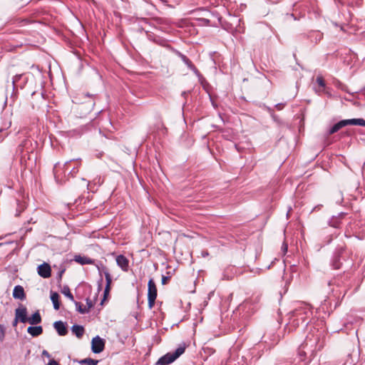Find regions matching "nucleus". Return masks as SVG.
Wrapping results in <instances>:
<instances>
[{
	"mask_svg": "<svg viewBox=\"0 0 365 365\" xmlns=\"http://www.w3.org/2000/svg\"><path fill=\"white\" fill-rule=\"evenodd\" d=\"M312 316V311L311 307L307 304H303L292 312V323L294 326H299V323L307 326L311 320Z\"/></svg>",
	"mask_w": 365,
	"mask_h": 365,
	"instance_id": "nucleus-1",
	"label": "nucleus"
},
{
	"mask_svg": "<svg viewBox=\"0 0 365 365\" xmlns=\"http://www.w3.org/2000/svg\"><path fill=\"white\" fill-rule=\"evenodd\" d=\"M186 344L182 343L173 352H168L161 356L157 361L158 365H168L175 361L185 351Z\"/></svg>",
	"mask_w": 365,
	"mask_h": 365,
	"instance_id": "nucleus-2",
	"label": "nucleus"
},
{
	"mask_svg": "<svg viewBox=\"0 0 365 365\" xmlns=\"http://www.w3.org/2000/svg\"><path fill=\"white\" fill-rule=\"evenodd\" d=\"M359 125L365 127V120L363 118H353L342 120L334 124L329 130V135L336 133L339 130L346 125Z\"/></svg>",
	"mask_w": 365,
	"mask_h": 365,
	"instance_id": "nucleus-3",
	"label": "nucleus"
},
{
	"mask_svg": "<svg viewBox=\"0 0 365 365\" xmlns=\"http://www.w3.org/2000/svg\"><path fill=\"white\" fill-rule=\"evenodd\" d=\"M70 168V163L69 162H66L64 165H63V167L61 168L59 165L56 164L55 166H54V168H53V175H54V178H55V180L56 181L57 183H63L66 181V172H68V170H69Z\"/></svg>",
	"mask_w": 365,
	"mask_h": 365,
	"instance_id": "nucleus-4",
	"label": "nucleus"
},
{
	"mask_svg": "<svg viewBox=\"0 0 365 365\" xmlns=\"http://www.w3.org/2000/svg\"><path fill=\"white\" fill-rule=\"evenodd\" d=\"M148 307L152 309L154 307L155 299L157 298V287L153 279L148 281Z\"/></svg>",
	"mask_w": 365,
	"mask_h": 365,
	"instance_id": "nucleus-5",
	"label": "nucleus"
},
{
	"mask_svg": "<svg viewBox=\"0 0 365 365\" xmlns=\"http://www.w3.org/2000/svg\"><path fill=\"white\" fill-rule=\"evenodd\" d=\"M105 347V341L99 336L93 338L91 341V350L95 354L101 353Z\"/></svg>",
	"mask_w": 365,
	"mask_h": 365,
	"instance_id": "nucleus-6",
	"label": "nucleus"
},
{
	"mask_svg": "<svg viewBox=\"0 0 365 365\" xmlns=\"http://www.w3.org/2000/svg\"><path fill=\"white\" fill-rule=\"evenodd\" d=\"M98 269L99 271L100 274H101L102 272L104 274L106 278V284L104 290V297H106L110 290L112 277L108 269L106 267L102 266L101 267H100L98 266Z\"/></svg>",
	"mask_w": 365,
	"mask_h": 365,
	"instance_id": "nucleus-7",
	"label": "nucleus"
},
{
	"mask_svg": "<svg viewBox=\"0 0 365 365\" xmlns=\"http://www.w3.org/2000/svg\"><path fill=\"white\" fill-rule=\"evenodd\" d=\"M15 317L20 321V322H28L29 317H27V309L26 307L20 304L15 310Z\"/></svg>",
	"mask_w": 365,
	"mask_h": 365,
	"instance_id": "nucleus-8",
	"label": "nucleus"
},
{
	"mask_svg": "<svg viewBox=\"0 0 365 365\" xmlns=\"http://www.w3.org/2000/svg\"><path fill=\"white\" fill-rule=\"evenodd\" d=\"M31 145V142L29 139H24L21 144L18 146L16 152L21 155V158H25L26 155L30 152L29 145Z\"/></svg>",
	"mask_w": 365,
	"mask_h": 365,
	"instance_id": "nucleus-9",
	"label": "nucleus"
},
{
	"mask_svg": "<svg viewBox=\"0 0 365 365\" xmlns=\"http://www.w3.org/2000/svg\"><path fill=\"white\" fill-rule=\"evenodd\" d=\"M116 263L123 271H128L129 261L124 255H120L117 256Z\"/></svg>",
	"mask_w": 365,
	"mask_h": 365,
	"instance_id": "nucleus-10",
	"label": "nucleus"
},
{
	"mask_svg": "<svg viewBox=\"0 0 365 365\" xmlns=\"http://www.w3.org/2000/svg\"><path fill=\"white\" fill-rule=\"evenodd\" d=\"M13 297L15 299L24 300L26 298V294L23 287L20 285L15 286L13 291Z\"/></svg>",
	"mask_w": 365,
	"mask_h": 365,
	"instance_id": "nucleus-11",
	"label": "nucleus"
},
{
	"mask_svg": "<svg viewBox=\"0 0 365 365\" xmlns=\"http://www.w3.org/2000/svg\"><path fill=\"white\" fill-rule=\"evenodd\" d=\"M55 329L60 336H65L68 333L65 324L61 321L56 322L53 324Z\"/></svg>",
	"mask_w": 365,
	"mask_h": 365,
	"instance_id": "nucleus-12",
	"label": "nucleus"
},
{
	"mask_svg": "<svg viewBox=\"0 0 365 365\" xmlns=\"http://www.w3.org/2000/svg\"><path fill=\"white\" fill-rule=\"evenodd\" d=\"M74 260L81 265L93 264L95 262L94 259H93L90 257H86V256H81V255H76L74 257Z\"/></svg>",
	"mask_w": 365,
	"mask_h": 365,
	"instance_id": "nucleus-13",
	"label": "nucleus"
},
{
	"mask_svg": "<svg viewBox=\"0 0 365 365\" xmlns=\"http://www.w3.org/2000/svg\"><path fill=\"white\" fill-rule=\"evenodd\" d=\"M72 332L78 337L81 338L84 334V328L81 325L75 324L71 327Z\"/></svg>",
	"mask_w": 365,
	"mask_h": 365,
	"instance_id": "nucleus-14",
	"label": "nucleus"
},
{
	"mask_svg": "<svg viewBox=\"0 0 365 365\" xmlns=\"http://www.w3.org/2000/svg\"><path fill=\"white\" fill-rule=\"evenodd\" d=\"M29 334H30L33 336H37L40 335L43 332V328L40 326L38 327H29L27 329Z\"/></svg>",
	"mask_w": 365,
	"mask_h": 365,
	"instance_id": "nucleus-15",
	"label": "nucleus"
},
{
	"mask_svg": "<svg viewBox=\"0 0 365 365\" xmlns=\"http://www.w3.org/2000/svg\"><path fill=\"white\" fill-rule=\"evenodd\" d=\"M41 321L39 312L37 311L31 317H29L28 322L31 324H37Z\"/></svg>",
	"mask_w": 365,
	"mask_h": 365,
	"instance_id": "nucleus-16",
	"label": "nucleus"
},
{
	"mask_svg": "<svg viewBox=\"0 0 365 365\" xmlns=\"http://www.w3.org/2000/svg\"><path fill=\"white\" fill-rule=\"evenodd\" d=\"M51 299L53 304V308L56 310H58L60 307V302H59V295L56 292H51Z\"/></svg>",
	"mask_w": 365,
	"mask_h": 365,
	"instance_id": "nucleus-17",
	"label": "nucleus"
},
{
	"mask_svg": "<svg viewBox=\"0 0 365 365\" xmlns=\"http://www.w3.org/2000/svg\"><path fill=\"white\" fill-rule=\"evenodd\" d=\"M79 364L85 365H97L99 362L98 360L93 359L91 358H86L80 361H78Z\"/></svg>",
	"mask_w": 365,
	"mask_h": 365,
	"instance_id": "nucleus-18",
	"label": "nucleus"
},
{
	"mask_svg": "<svg viewBox=\"0 0 365 365\" xmlns=\"http://www.w3.org/2000/svg\"><path fill=\"white\" fill-rule=\"evenodd\" d=\"M73 302L75 303L76 309L78 312H80L81 314H86L88 312V309H86V307H83L81 303L76 301H74Z\"/></svg>",
	"mask_w": 365,
	"mask_h": 365,
	"instance_id": "nucleus-19",
	"label": "nucleus"
},
{
	"mask_svg": "<svg viewBox=\"0 0 365 365\" xmlns=\"http://www.w3.org/2000/svg\"><path fill=\"white\" fill-rule=\"evenodd\" d=\"M62 294H63L66 297H68L72 302H74L73 296L69 289L68 287H64L62 289Z\"/></svg>",
	"mask_w": 365,
	"mask_h": 365,
	"instance_id": "nucleus-20",
	"label": "nucleus"
},
{
	"mask_svg": "<svg viewBox=\"0 0 365 365\" xmlns=\"http://www.w3.org/2000/svg\"><path fill=\"white\" fill-rule=\"evenodd\" d=\"M38 273L43 278H46V262H43L38 267Z\"/></svg>",
	"mask_w": 365,
	"mask_h": 365,
	"instance_id": "nucleus-21",
	"label": "nucleus"
},
{
	"mask_svg": "<svg viewBox=\"0 0 365 365\" xmlns=\"http://www.w3.org/2000/svg\"><path fill=\"white\" fill-rule=\"evenodd\" d=\"M316 81L321 88H324L325 87V81L322 76H318Z\"/></svg>",
	"mask_w": 365,
	"mask_h": 365,
	"instance_id": "nucleus-22",
	"label": "nucleus"
},
{
	"mask_svg": "<svg viewBox=\"0 0 365 365\" xmlns=\"http://www.w3.org/2000/svg\"><path fill=\"white\" fill-rule=\"evenodd\" d=\"M5 327L4 325L0 324V341H3L5 338Z\"/></svg>",
	"mask_w": 365,
	"mask_h": 365,
	"instance_id": "nucleus-23",
	"label": "nucleus"
},
{
	"mask_svg": "<svg viewBox=\"0 0 365 365\" xmlns=\"http://www.w3.org/2000/svg\"><path fill=\"white\" fill-rule=\"evenodd\" d=\"M182 61L185 62L186 65H187L188 67L195 68V66L192 63L191 61L189 58H187L185 56H182Z\"/></svg>",
	"mask_w": 365,
	"mask_h": 365,
	"instance_id": "nucleus-24",
	"label": "nucleus"
},
{
	"mask_svg": "<svg viewBox=\"0 0 365 365\" xmlns=\"http://www.w3.org/2000/svg\"><path fill=\"white\" fill-rule=\"evenodd\" d=\"M71 161L72 160L69 161V163H71ZM68 171L69 172L68 175H71L72 177H74L75 175L78 172V168L73 167L72 169H71V168H70Z\"/></svg>",
	"mask_w": 365,
	"mask_h": 365,
	"instance_id": "nucleus-25",
	"label": "nucleus"
},
{
	"mask_svg": "<svg viewBox=\"0 0 365 365\" xmlns=\"http://www.w3.org/2000/svg\"><path fill=\"white\" fill-rule=\"evenodd\" d=\"M341 263L336 258L333 260L332 266L335 269H338L341 267Z\"/></svg>",
	"mask_w": 365,
	"mask_h": 365,
	"instance_id": "nucleus-26",
	"label": "nucleus"
},
{
	"mask_svg": "<svg viewBox=\"0 0 365 365\" xmlns=\"http://www.w3.org/2000/svg\"><path fill=\"white\" fill-rule=\"evenodd\" d=\"M86 304L88 306V307H86V309H88V311H89L90 309H91L93 307V304L92 301L91 299H89L88 298L86 299Z\"/></svg>",
	"mask_w": 365,
	"mask_h": 365,
	"instance_id": "nucleus-27",
	"label": "nucleus"
},
{
	"mask_svg": "<svg viewBox=\"0 0 365 365\" xmlns=\"http://www.w3.org/2000/svg\"><path fill=\"white\" fill-rule=\"evenodd\" d=\"M47 365H60L59 363L53 359H49Z\"/></svg>",
	"mask_w": 365,
	"mask_h": 365,
	"instance_id": "nucleus-28",
	"label": "nucleus"
},
{
	"mask_svg": "<svg viewBox=\"0 0 365 365\" xmlns=\"http://www.w3.org/2000/svg\"><path fill=\"white\" fill-rule=\"evenodd\" d=\"M170 277H166V276H163L162 277V284H166L168 281L170 280Z\"/></svg>",
	"mask_w": 365,
	"mask_h": 365,
	"instance_id": "nucleus-29",
	"label": "nucleus"
},
{
	"mask_svg": "<svg viewBox=\"0 0 365 365\" xmlns=\"http://www.w3.org/2000/svg\"><path fill=\"white\" fill-rule=\"evenodd\" d=\"M51 274V268L48 264H47V278Z\"/></svg>",
	"mask_w": 365,
	"mask_h": 365,
	"instance_id": "nucleus-30",
	"label": "nucleus"
},
{
	"mask_svg": "<svg viewBox=\"0 0 365 365\" xmlns=\"http://www.w3.org/2000/svg\"><path fill=\"white\" fill-rule=\"evenodd\" d=\"M19 322H20V321L19 319H17V318L15 317V319H14V320L13 322V326L16 327Z\"/></svg>",
	"mask_w": 365,
	"mask_h": 365,
	"instance_id": "nucleus-31",
	"label": "nucleus"
},
{
	"mask_svg": "<svg viewBox=\"0 0 365 365\" xmlns=\"http://www.w3.org/2000/svg\"><path fill=\"white\" fill-rule=\"evenodd\" d=\"M316 34L319 37V41H320L321 38H322V34L319 32H317Z\"/></svg>",
	"mask_w": 365,
	"mask_h": 365,
	"instance_id": "nucleus-32",
	"label": "nucleus"
},
{
	"mask_svg": "<svg viewBox=\"0 0 365 365\" xmlns=\"http://www.w3.org/2000/svg\"><path fill=\"white\" fill-rule=\"evenodd\" d=\"M276 107L277 108V109L280 110L282 108L283 105L282 103H279L276 106Z\"/></svg>",
	"mask_w": 365,
	"mask_h": 365,
	"instance_id": "nucleus-33",
	"label": "nucleus"
},
{
	"mask_svg": "<svg viewBox=\"0 0 365 365\" xmlns=\"http://www.w3.org/2000/svg\"><path fill=\"white\" fill-rule=\"evenodd\" d=\"M63 272H64V270H61V271L59 272V277L60 278L61 277V275H62Z\"/></svg>",
	"mask_w": 365,
	"mask_h": 365,
	"instance_id": "nucleus-34",
	"label": "nucleus"
},
{
	"mask_svg": "<svg viewBox=\"0 0 365 365\" xmlns=\"http://www.w3.org/2000/svg\"><path fill=\"white\" fill-rule=\"evenodd\" d=\"M42 356H46V350H43V351H42Z\"/></svg>",
	"mask_w": 365,
	"mask_h": 365,
	"instance_id": "nucleus-35",
	"label": "nucleus"
},
{
	"mask_svg": "<svg viewBox=\"0 0 365 365\" xmlns=\"http://www.w3.org/2000/svg\"><path fill=\"white\" fill-rule=\"evenodd\" d=\"M319 208H320V206L319 205V206L315 207L313 209V210H317V209H319Z\"/></svg>",
	"mask_w": 365,
	"mask_h": 365,
	"instance_id": "nucleus-36",
	"label": "nucleus"
}]
</instances>
